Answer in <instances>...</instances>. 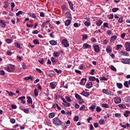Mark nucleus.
Returning <instances> with one entry per match:
<instances>
[{"label":"nucleus","mask_w":130,"mask_h":130,"mask_svg":"<svg viewBox=\"0 0 130 130\" xmlns=\"http://www.w3.org/2000/svg\"><path fill=\"white\" fill-rule=\"evenodd\" d=\"M118 23H122V22H123V18L122 17V18H120L118 19Z\"/></svg>","instance_id":"58"},{"label":"nucleus","mask_w":130,"mask_h":130,"mask_svg":"<svg viewBox=\"0 0 130 130\" xmlns=\"http://www.w3.org/2000/svg\"><path fill=\"white\" fill-rule=\"evenodd\" d=\"M39 92V90L36 88L34 90V94L36 97H37V96H38Z\"/></svg>","instance_id":"27"},{"label":"nucleus","mask_w":130,"mask_h":130,"mask_svg":"<svg viewBox=\"0 0 130 130\" xmlns=\"http://www.w3.org/2000/svg\"><path fill=\"white\" fill-rule=\"evenodd\" d=\"M121 62H122V63L130 64V59H128L127 58H123L121 59Z\"/></svg>","instance_id":"5"},{"label":"nucleus","mask_w":130,"mask_h":130,"mask_svg":"<svg viewBox=\"0 0 130 130\" xmlns=\"http://www.w3.org/2000/svg\"><path fill=\"white\" fill-rule=\"evenodd\" d=\"M68 3L70 6L71 10H74V4H73V3H72L71 1H69Z\"/></svg>","instance_id":"23"},{"label":"nucleus","mask_w":130,"mask_h":130,"mask_svg":"<svg viewBox=\"0 0 130 130\" xmlns=\"http://www.w3.org/2000/svg\"><path fill=\"white\" fill-rule=\"evenodd\" d=\"M114 102L116 103V104H119V103H120L121 102V99L119 97H116L114 98Z\"/></svg>","instance_id":"10"},{"label":"nucleus","mask_w":130,"mask_h":130,"mask_svg":"<svg viewBox=\"0 0 130 130\" xmlns=\"http://www.w3.org/2000/svg\"><path fill=\"white\" fill-rule=\"evenodd\" d=\"M83 49H87V48L91 49V45L87 43H84L83 45Z\"/></svg>","instance_id":"14"},{"label":"nucleus","mask_w":130,"mask_h":130,"mask_svg":"<svg viewBox=\"0 0 130 130\" xmlns=\"http://www.w3.org/2000/svg\"><path fill=\"white\" fill-rule=\"evenodd\" d=\"M103 23V21H102V20H100L98 21V22H96V26H101V24Z\"/></svg>","instance_id":"29"},{"label":"nucleus","mask_w":130,"mask_h":130,"mask_svg":"<svg viewBox=\"0 0 130 130\" xmlns=\"http://www.w3.org/2000/svg\"><path fill=\"white\" fill-rule=\"evenodd\" d=\"M6 42L7 43H12V40H11L10 39H7L6 40Z\"/></svg>","instance_id":"64"},{"label":"nucleus","mask_w":130,"mask_h":130,"mask_svg":"<svg viewBox=\"0 0 130 130\" xmlns=\"http://www.w3.org/2000/svg\"><path fill=\"white\" fill-rule=\"evenodd\" d=\"M102 91L103 93H104V94H107V95H109L110 96H113V93H112V92H111L110 91L104 89H103Z\"/></svg>","instance_id":"6"},{"label":"nucleus","mask_w":130,"mask_h":130,"mask_svg":"<svg viewBox=\"0 0 130 130\" xmlns=\"http://www.w3.org/2000/svg\"><path fill=\"white\" fill-rule=\"evenodd\" d=\"M121 48H122V45H117L116 46L117 50H119V49Z\"/></svg>","instance_id":"52"},{"label":"nucleus","mask_w":130,"mask_h":130,"mask_svg":"<svg viewBox=\"0 0 130 130\" xmlns=\"http://www.w3.org/2000/svg\"><path fill=\"white\" fill-rule=\"evenodd\" d=\"M118 106H119V107H120V108H121L122 109H124V108H125V107H126L125 106V105H124L123 104H119Z\"/></svg>","instance_id":"38"},{"label":"nucleus","mask_w":130,"mask_h":130,"mask_svg":"<svg viewBox=\"0 0 130 130\" xmlns=\"http://www.w3.org/2000/svg\"><path fill=\"white\" fill-rule=\"evenodd\" d=\"M117 86L118 88H119V89H121V88H122V84L120 83H117Z\"/></svg>","instance_id":"44"},{"label":"nucleus","mask_w":130,"mask_h":130,"mask_svg":"<svg viewBox=\"0 0 130 130\" xmlns=\"http://www.w3.org/2000/svg\"><path fill=\"white\" fill-rule=\"evenodd\" d=\"M36 70L37 72H38V73H39V74L42 73V71L41 70H40V69H38V68H36Z\"/></svg>","instance_id":"63"},{"label":"nucleus","mask_w":130,"mask_h":130,"mask_svg":"<svg viewBox=\"0 0 130 130\" xmlns=\"http://www.w3.org/2000/svg\"><path fill=\"white\" fill-rule=\"evenodd\" d=\"M74 121H78L79 120V116H75L74 117Z\"/></svg>","instance_id":"60"},{"label":"nucleus","mask_w":130,"mask_h":130,"mask_svg":"<svg viewBox=\"0 0 130 130\" xmlns=\"http://www.w3.org/2000/svg\"><path fill=\"white\" fill-rule=\"evenodd\" d=\"M87 82V79L86 78H82L81 80V81L80 82L79 84L80 85H81L82 86H84L85 85V83Z\"/></svg>","instance_id":"12"},{"label":"nucleus","mask_w":130,"mask_h":130,"mask_svg":"<svg viewBox=\"0 0 130 130\" xmlns=\"http://www.w3.org/2000/svg\"><path fill=\"white\" fill-rule=\"evenodd\" d=\"M117 37L116 36H113L111 37L110 42H113L115 40H116Z\"/></svg>","instance_id":"19"},{"label":"nucleus","mask_w":130,"mask_h":130,"mask_svg":"<svg viewBox=\"0 0 130 130\" xmlns=\"http://www.w3.org/2000/svg\"><path fill=\"white\" fill-rule=\"evenodd\" d=\"M102 106L103 107H105V108H109V106L107 104H103Z\"/></svg>","instance_id":"48"},{"label":"nucleus","mask_w":130,"mask_h":130,"mask_svg":"<svg viewBox=\"0 0 130 130\" xmlns=\"http://www.w3.org/2000/svg\"><path fill=\"white\" fill-rule=\"evenodd\" d=\"M24 81H29V80H32V77L31 76H28V77H26L24 78Z\"/></svg>","instance_id":"34"},{"label":"nucleus","mask_w":130,"mask_h":130,"mask_svg":"<svg viewBox=\"0 0 130 130\" xmlns=\"http://www.w3.org/2000/svg\"><path fill=\"white\" fill-rule=\"evenodd\" d=\"M51 60L53 63H55L57 61V59H56L55 58L52 57L51 58Z\"/></svg>","instance_id":"31"},{"label":"nucleus","mask_w":130,"mask_h":130,"mask_svg":"<svg viewBox=\"0 0 130 130\" xmlns=\"http://www.w3.org/2000/svg\"><path fill=\"white\" fill-rule=\"evenodd\" d=\"M75 97L76 99H79L80 101H82V102H84V100L82 99V97H81L80 95L78 94H75Z\"/></svg>","instance_id":"16"},{"label":"nucleus","mask_w":130,"mask_h":130,"mask_svg":"<svg viewBox=\"0 0 130 130\" xmlns=\"http://www.w3.org/2000/svg\"><path fill=\"white\" fill-rule=\"evenodd\" d=\"M128 114H130V111H126L124 113V116H125V117H127V116H128Z\"/></svg>","instance_id":"37"},{"label":"nucleus","mask_w":130,"mask_h":130,"mask_svg":"<svg viewBox=\"0 0 130 130\" xmlns=\"http://www.w3.org/2000/svg\"><path fill=\"white\" fill-rule=\"evenodd\" d=\"M62 44L64 46V47H69L70 46V45L69 44V43L68 42V40L66 39H63L62 41Z\"/></svg>","instance_id":"7"},{"label":"nucleus","mask_w":130,"mask_h":130,"mask_svg":"<svg viewBox=\"0 0 130 130\" xmlns=\"http://www.w3.org/2000/svg\"><path fill=\"white\" fill-rule=\"evenodd\" d=\"M53 55L55 57H58V56H59V55H60V53L59 52H54L53 54Z\"/></svg>","instance_id":"24"},{"label":"nucleus","mask_w":130,"mask_h":130,"mask_svg":"<svg viewBox=\"0 0 130 130\" xmlns=\"http://www.w3.org/2000/svg\"><path fill=\"white\" fill-rule=\"evenodd\" d=\"M92 86L93 84L92 83V82H87L86 85V88H87V89H91Z\"/></svg>","instance_id":"13"},{"label":"nucleus","mask_w":130,"mask_h":130,"mask_svg":"<svg viewBox=\"0 0 130 130\" xmlns=\"http://www.w3.org/2000/svg\"><path fill=\"white\" fill-rule=\"evenodd\" d=\"M85 108H86V106L85 105H82L79 109V110L81 111H84L85 110Z\"/></svg>","instance_id":"39"},{"label":"nucleus","mask_w":130,"mask_h":130,"mask_svg":"<svg viewBox=\"0 0 130 130\" xmlns=\"http://www.w3.org/2000/svg\"><path fill=\"white\" fill-rule=\"evenodd\" d=\"M115 117H118V118H119V117H121V114L119 113H115Z\"/></svg>","instance_id":"49"},{"label":"nucleus","mask_w":130,"mask_h":130,"mask_svg":"<svg viewBox=\"0 0 130 130\" xmlns=\"http://www.w3.org/2000/svg\"><path fill=\"white\" fill-rule=\"evenodd\" d=\"M50 86L52 88V89H55V87H56V85L54 84L53 83L51 82L50 83Z\"/></svg>","instance_id":"35"},{"label":"nucleus","mask_w":130,"mask_h":130,"mask_svg":"<svg viewBox=\"0 0 130 130\" xmlns=\"http://www.w3.org/2000/svg\"><path fill=\"white\" fill-rule=\"evenodd\" d=\"M0 27H2V28H6V22H5V20H0Z\"/></svg>","instance_id":"11"},{"label":"nucleus","mask_w":130,"mask_h":130,"mask_svg":"<svg viewBox=\"0 0 130 130\" xmlns=\"http://www.w3.org/2000/svg\"><path fill=\"white\" fill-rule=\"evenodd\" d=\"M106 50L108 53H111V52H112V48L110 47V46H108L106 48Z\"/></svg>","instance_id":"15"},{"label":"nucleus","mask_w":130,"mask_h":130,"mask_svg":"<svg viewBox=\"0 0 130 130\" xmlns=\"http://www.w3.org/2000/svg\"><path fill=\"white\" fill-rule=\"evenodd\" d=\"M39 62L41 63V64H43L44 63V59L42 58L40 60H38Z\"/></svg>","instance_id":"54"},{"label":"nucleus","mask_w":130,"mask_h":130,"mask_svg":"<svg viewBox=\"0 0 130 130\" xmlns=\"http://www.w3.org/2000/svg\"><path fill=\"white\" fill-rule=\"evenodd\" d=\"M125 102H127V103H130V96H126L124 99Z\"/></svg>","instance_id":"25"},{"label":"nucleus","mask_w":130,"mask_h":130,"mask_svg":"<svg viewBox=\"0 0 130 130\" xmlns=\"http://www.w3.org/2000/svg\"><path fill=\"white\" fill-rule=\"evenodd\" d=\"M16 16L19 17L20 15H23V11H19L18 13H16Z\"/></svg>","instance_id":"42"},{"label":"nucleus","mask_w":130,"mask_h":130,"mask_svg":"<svg viewBox=\"0 0 130 130\" xmlns=\"http://www.w3.org/2000/svg\"><path fill=\"white\" fill-rule=\"evenodd\" d=\"M61 99L63 102L62 103V105L64 107H70L71 106V103L67 102V101L63 97H61Z\"/></svg>","instance_id":"3"},{"label":"nucleus","mask_w":130,"mask_h":130,"mask_svg":"<svg viewBox=\"0 0 130 130\" xmlns=\"http://www.w3.org/2000/svg\"><path fill=\"white\" fill-rule=\"evenodd\" d=\"M120 53L121 55H123V56H128V53H127V52L121 51L120 52Z\"/></svg>","instance_id":"22"},{"label":"nucleus","mask_w":130,"mask_h":130,"mask_svg":"<svg viewBox=\"0 0 130 130\" xmlns=\"http://www.w3.org/2000/svg\"><path fill=\"white\" fill-rule=\"evenodd\" d=\"M68 19H69V20H67L65 21L64 23H65V26H70V24H71V20H72V17L69 16L68 17Z\"/></svg>","instance_id":"4"},{"label":"nucleus","mask_w":130,"mask_h":130,"mask_svg":"<svg viewBox=\"0 0 130 130\" xmlns=\"http://www.w3.org/2000/svg\"><path fill=\"white\" fill-rule=\"evenodd\" d=\"M38 33H39V31L37 30H35L32 31V34H38Z\"/></svg>","instance_id":"61"},{"label":"nucleus","mask_w":130,"mask_h":130,"mask_svg":"<svg viewBox=\"0 0 130 130\" xmlns=\"http://www.w3.org/2000/svg\"><path fill=\"white\" fill-rule=\"evenodd\" d=\"M93 49L95 52L98 53V52H99V51H100V48L99 47V46H98L96 44H94V45H93Z\"/></svg>","instance_id":"8"},{"label":"nucleus","mask_w":130,"mask_h":130,"mask_svg":"<svg viewBox=\"0 0 130 130\" xmlns=\"http://www.w3.org/2000/svg\"><path fill=\"white\" fill-rule=\"evenodd\" d=\"M88 79H89V81H95V80H96V78H95V77H94V76H90L89 77Z\"/></svg>","instance_id":"33"},{"label":"nucleus","mask_w":130,"mask_h":130,"mask_svg":"<svg viewBox=\"0 0 130 130\" xmlns=\"http://www.w3.org/2000/svg\"><path fill=\"white\" fill-rule=\"evenodd\" d=\"M119 9L118 8H114L112 9V11L113 13H116V12H117Z\"/></svg>","instance_id":"41"},{"label":"nucleus","mask_w":130,"mask_h":130,"mask_svg":"<svg viewBox=\"0 0 130 130\" xmlns=\"http://www.w3.org/2000/svg\"><path fill=\"white\" fill-rule=\"evenodd\" d=\"M53 123L55 125H61V120H59L58 117H56L53 119Z\"/></svg>","instance_id":"2"},{"label":"nucleus","mask_w":130,"mask_h":130,"mask_svg":"<svg viewBox=\"0 0 130 130\" xmlns=\"http://www.w3.org/2000/svg\"><path fill=\"white\" fill-rule=\"evenodd\" d=\"M82 36L83 37L82 40H86V39L88 38V36H87V35H82Z\"/></svg>","instance_id":"47"},{"label":"nucleus","mask_w":130,"mask_h":130,"mask_svg":"<svg viewBox=\"0 0 130 130\" xmlns=\"http://www.w3.org/2000/svg\"><path fill=\"white\" fill-rule=\"evenodd\" d=\"M125 47L126 51H130V43L126 42L125 44Z\"/></svg>","instance_id":"9"},{"label":"nucleus","mask_w":130,"mask_h":130,"mask_svg":"<svg viewBox=\"0 0 130 130\" xmlns=\"http://www.w3.org/2000/svg\"><path fill=\"white\" fill-rule=\"evenodd\" d=\"M55 116V114L54 113H50L49 114V118H53Z\"/></svg>","instance_id":"28"},{"label":"nucleus","mask_w":130,"mask_h":130,"mask_svg":"<svg viewBox=\"0 0 130 130\" xmlns=\"http://www.w3.org/2000/svg\"><path fill=\"white\" fill-rule=\"evenodd\" d=\"M96 108V106H91L89 107L90 110H91V111H94V109Z\"/></svg>","instance_id":"43"},{"label":"nucleus","mask_w":130,"mask_h":130,"mask_svg":"<svg viewBox=\"0 0 130 130\" xmlns=\"http://www.w3.org/2000/svg\"><path fill=\"white\" fill-rule=\"evenodd\" d=\"M81 95H83V96H85V97H88L90 95L89 92H85L83 91L81 93Z\"/></svg>","instance_id":"18"},{"label":"nucleus","mask_w":130,"mask_h":130,"mask_svg":"<svg viewBox=\"0 0 130 130\" xmlns=\"http://www.w3.org/2000/svg\"><path fill=\"white\" fill-rule=\"evenodd\" d=\"M49 43L51 45H57V42L54 40L50 41Z\"/></svg>","instance_id":"20"},{"label":"nucleus","mask_w":130,"mask_h":130,"mask_svg":"<svg viewBox=\"0 0 130 130\" xmlns=\"http://www.w3.org/2000/svg\"><path fill=\"white\" fill-rule=\"evenodd\" d=\"M65 98L68 102H72V100H71V98H70V97L66 96Z\"/></svg>","instance_id":"50"},{"label":"nucleus","mask_w":130,"mask_h":130,"mask_svg":"<svg viewBox=\"0 0 130 130\" xmlns=\"http://www.w3.org/2000/svg\"><path fill=\"white\" fill-rule=\"evenodd\" d=\"M54 71L57 74H61V72H62L61 70H59V71H58L57 69H55Z\"/></svg>","instance_id":"56"},{"label":"nucleus","mask_w":130,"mask_h":130,"mask_svg":"<svg viewBox=\"0 0 130 130\" xmlns=\"http://www.w3.org/2000/svg\"><path fill=\"white\" fill-rule=\"evenodd\" d=\"M33 43H34V44H36V45H38L40 44L39 40H38V39L34 40Z\"/></svg>","instance_id":"32"},{"label":"nucleus","mask_w":130,"mask_h":130,"mask_svg":"<svg viewBox=\"0 0 130 130\" xmlns=\"http://www.w3.org/2000/svg\"><path fill=\"white\" fill-rule=\"evenodd\" d=\"M27 103H28V104H30V103H32V98H31L30 96H27Z\"/></svg>","instance_id":"30"},{"label":"nucleus","mask_w":130,"mask_h":130,"mask_svg":"<svg viewBox=\"0 0 130 130\" xmlns=\"http://www.w3.org/2000/svg\"><path fill=\"white\" fill-rule=\"evenodd\" d=\"M5 70L9 73H13L15 71V67L13 65L9 64L5 68Z\"/></svg>","instance_id":"1"},{"label":"nucleus","mask_w":130,"mask_h":130,"mask_svg":"<svg viewBox=\"0 0 130 130\" xmlns=\"http://www.w3.org/2000/svg\"><path fill=\"white\" fill-rule=\"evenodd\" d=\"M15 46H16V47H17V48H20V47H21V45H20V43H15L14 44Z\"/></svg>","instance_id":"45"},{"label":"nucleus","mask_w":130,"mask_h":130,"mask_svg":"<svg viewBox=\"0 0 130 130\" xmlns=\"http://www.w3.org/2000/svg\"><path fill=\"white\" fill-rule=\"evenodd\" d=\"M107 33L108 35H111L112 34V31L111 30H108Z\"/></svg>","instance_id":"59"},{"label":"nucleus","mask_w":130,"mask_h":130,"mask_svg":"<svg viewBox=\"0 0 130 130\" xmlns=\"http://www.w3.org/2000/svg\"><path fill=\"white\" fill-rule=\"evenodd\" d=\"M7 55H9V56H11V55H12V54H13V53H12L11 51H9L8 50L6 52Z\"/></svg>","instance_id":"46"},{"label":"nucleus","mask_w":130,"mask_h":130,"mask_svg":"<svg viewBox=\"0 0 130 130\" xmlns=\"http://www.w3.org/2000/svg\"><path fill=\"white\" fill-rule=\"evenodd\" d=\"M111 70H112V71H114V72H116V68H115L113 66H111Z\"/></svg>","instance_id":"55"},{"label":"nucleus","mask_w":130,"mask_h":130,"mask_svg":"<svg viewBox=\"0 0 130 130\" xmlns=\"http://www.w3.org/2000/svg\"><path fill=\"white\" fill-rule=\"evenodd\" d=\"M61 125L62 126V128H63V129H66V128H68V125H67V123H63L61 122Z\"/></svg>","instance_id":"21"},{"label":"nucleus","mask_w":130,"mask_h":130,"mask_svg":"<svg viewBox=\"0 0 130 130\" xmlns=\"http://www.w3.org/2000/svg\"><path fill=\"white\" fill-rule=\"evenodd\" d=\"M5 5L4 6V8H5V9H7V8H8V7H9V2H5Z\"/></svg>","instance_id":"53"},{"label":"nucleus","mask_w":130,"mask_h":130,"mask_svg":"<svg viewBox=\"0 0 130 130\" xmlns=\"http://www.w3.org/2000/svg\"><path fill=\"white\" fill-rule=\"evenodd\" d=\"M84 25H85V26H86L87 27H89V26H90L91 23L90 22V21H85L84 22Z\"/></svg>","instance_id":"36"},{"label":"nucleus","mask_w":130,"mask_h":130,"mask_svg":"<svg viewBox=\"0 0 130 130\" xmlns=\"http://www.w3.org/2000/svg\"><path fill=\"white\" fill-rule=\"evenodd\" d=\"M124 87H126V88H128V82L126 81L124 83Z\"/></svg>","instance_id":"51"},{"label":"nucleus","mask_w":130,"mask_h":130,"mask_svg":"<svg viewBox=\"0 0 130 130\" xmlns=\"http://www.w3.org/2000/svg\"><path fill=\"white\" fill-rule=\"evenodd\" d=\"M28 15L31 17L33 18L34 19H36V14L35 13H32L31 12L29 13Z\"/></svg>","instance_id":"17"},{"label":"nucleus","mask_w":130,"mask_h":130,"mask_svg":"<svg viewBox=\"0 0 130 130\" xmlns=\"http://www.w3.org/2000/svg\"><path fill=\"white\" fill-rule=\"evenodd\" d=\"M96 111H97V112H100V111H101V108L99 107H97L96 108Z\"/></svg>","instance_id":"62"},{"label":"nucleus","mask_w":130,"mask_h":130,"mask_svg":"<svg viewBox=\"0 0 130 130\" xmlns=\"http://www.w3.org/2000/svg\"><path fill=\"white\" fill-rule=\"evenodd\" d=\"M40 17H42L43 18H44V17H45V15L44 14L43 12H40Z\"/></svg>","instance_id":"57"},{"label":"nucleus","mask_w":130,"mask_h":130,"mask_svg":"<svg viewBox=\"0 0 130 130\" xmlns=\"http://www.w3.org/2000/svg\"><path fill=\"white\" fill-rule=\"evenodd\" d=\"M99 123L101 125L105 124V121L103 119H101L99 121Z\"/></svg>","instance_id":"26"},{"label":"nucleus","mask_w":130,"mask_h":130,"mask_svg":"<svg viewBox=\"0 0 130 130\" xmlns=\"http://www.w3.org/2000/svg\"><path fill=\"white\" fill-rule=\"evenodd\" d=\"M113 14H111L108 15V19H109L110 20H111L112 19H113Z\"/></svg>","instance_id":"40"}]
</instances>
